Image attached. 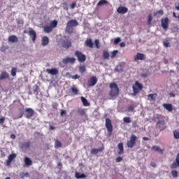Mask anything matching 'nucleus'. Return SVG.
<instances>
[{"mask_svg": "<svg viewBox=\"0 0 179 179\" xmlns=\"http://www.w3.org/2000/svg\"><path fill=\"white\" fill-rule=\"evenodd\" d=\"M79 24L76 20H71L67 22V25L66 27V33L68 34H72L73 33V27H76Z\"/></svg>", "mask_w": 179, "mask_h": 179, "instance_id": "nucleus-1", "label": "nucleus"}, {"mask_svg": "<svg viewBox=\"0 0 179 179\" xmlns=\"http://www.w3.org/2000/svg\"><path fill=\"white\" fill-rule=\"evenodd\" d=\"M110 91L109 92V96L110 97H116V96L120 93V88L115 83H112L110 84Z\"/></svg>", "mask_w": 179, "mask_h": 179, "instance_id": "nucleus-2", "label": "nucleus"}, {"mask_svg": "<svg viewBox=\"0 0 179 179\" xmlns=\"http://www.w3.org/2000/svg\"><path fill=\"white\" fill-rule=\"evenodd\" d=\"M136 141H138V137L135 134H132L129 139L127 141V148H132L135 145H136Z\"/></svg>", "mask_w": 179, "mask_h": 179, "instance_id": "nucleus-3", "label": "nucleus"}, {"mask_svg": "<svg viewBox=\"0 0 179 179\" xmlns=\"http://www.w3.org/2000/svg\"><path fill=\"white\" fill-rule=\"evenodd\" d=\"M132 89L133 95L136 96V94L139 93V90H142V89H143V85H142V84H141L138 81H136L132 86Z\"/></svg>", "mask_w": 179, "mask_h": 179, "instance_id": "nucleus-4", "label": "nucleus"}, {"mask_svg": "<svg viewBox=\"0 0 179 179\" xmlns=\"http://www.w3.org/2000/svg\"><path fill=\"white\" fill-rule=\"evenodd\" d=\"M106 128L108 132V136H111L113 135V124H111V120L110 118L106 119Z\"/></svg>", "mask_w": 179, "mask_h": 179, "instance_id": "nucleus-5", "label": "nucleus"}, {"mask_svg": "<svg viewBox=\"0 0 179 179\" xmlns=\"http://www.w3.org/2000/svg\"><path fill=\"white\" fill-rule=\"evenodd\" d=\"M75 56L78 58L79 62H85L86 61V55L79 50L76 51Z\"/></svg>", "mask_w": 179, "mask_h": 179, "instance_id": "nucleus-6", "label": "nucleus"}, {"mask_svg": "<svg viewBox=\"0 0 179 179\" xmlns=\"http://www.w3.org/2000/svg\"><path fill=\"white\" fill-rule=\"evenodd\" d=\"M24 33H27L29 36L32 38L33 43L36 42V39L37 38V34L36 33V31L33 29L32 28H29V31L27 32L26 31H24Z\"/></svg>", "mask_w": 179, "mask_h": 179, "instance_id": "nucleus-7", "label": "nucleus"}, {"mask_svg": "<svg viewBox=\"0 0 179 179\" xmlns=\"http://www.w3.org/2000/svg\"><path fill=\"white\" fill-rule=\"evenodd\" d=\"M34 114V110H33V108H27L24 110V116L28 119L31 118V117H33Z\"/></svg>", "mask_w": 179, "mask_h": 179, "instance_id": "nucleus-8", "label": "nucleus"}, {"mask_svg": "<svg viewBox=\"0 0 179 179\" xmlns=\"http://www.w3.org/2000/svg\"><path fill=\"white\" fill-rule=\"evenodd\" d=\"M161 25L164 30H167L169 29V17L162 18Z\"/></svg>", "mask_w": 179, "mask_h": 179, "instance_id": "nucleus-9", "label": "nucleus"}, {"mask_svg": "<svg viewBox=\"0 0 179 179\" xmlns=\"http://www.w3.org/2000/svg\"><path fill=\"white\" fill-rule=\"evenodd\" d=\"M62 45L64 48H70L72 46V43L69 38H65L62 41Z\"/></svg>", "mask_w": 179, "mask_h": 179, "instance_id": "nucleus-10", "label": "nucleus"}, {"mask_svg": "<svg viewBox=\"0 0 179 179\" xmlns=\"http://www.w3.org/2000/svg\"><path fill=\"white\" fill-rule=\"evenodd\" d=\"M146 59V55L143 53L138 52L136 56H134V61H145Z\"/></svg>", "mask_w": 179, "mask_h": 179, "instance_id": "nucleus-11", "label": "nucleus"}, {"mask_svg": "<svg viewBox=\"0 0 179 179\" xmlns=\"http://www.w3.org/2000/svg\"><path fill=\"white\" fill-rule=\"evenodd\" d=\"M97 83V77L92 76L90 78V80L87 81V85L90 87H92L93 86H95V85Z\"/></svg>", "mask_w": 179, "mask_h": 179, "instance_id": "nucleus-12", "label": "nucleus"}, {"mask_svg": "<svg viewBox=\"0 0 179 179\" xmlns=\"http://www.w3.org/2000/svg\"><path fill=\"white\" fill-rule=\"evenodd\" d=\"M76 59L75 57H66L62 59V64H75Z\"/></svg>", "mask_w": 179, "mask_h": 179, "instance_id": "nucleus-13", "label": "nucleus"}, {"mask_svg": "<svg viewBox=\"0 0 179 179\" xmlns=\"http://www.w3.org/2000/svg\"><path fill=\"white\" fill-rule=\"evenodd\" d=\"M16 159V154H10L8 155L7 160L6 161V166L9 167L10 166V163L13 162V159Z\"/></svg>", "mask_w": 179, "mask_h": 179, "instance_id": "nucleus-14", "label": "nucleus"}, {"mask_svg": "<svg viewBox=\"0 0 179 179\" xmlns=\"http://www.w3.org/2000/svg\"><path fill=\"white\" fill-rule=\"evenodd\" d=\"M46 72L49 75H58V73H59V71L55 68H53L51 69H46Z\"/></svg>", "mask_w": 179, "mask_h": 179, "instance_id": "nucleus-15", "label": "nucleus"}, {"mask_svg": "<svg viewBox=\"0 0 179 179\" xmlns=\"http://www.w3.org/2000/svg\"><path fill=\"white\" fill-rule=\"evenodd\" d=\"M104 150V145H102L101 147H99V149L97 148H93L91 150V154L92 155H97L99 152H103Z\"/></svg>", "mask_w": 179, "mask_h": 179, "instance_id": "nucleus-16", "label": "nucleus"}, {"mask_svg": "<svg viewBox=\"0 0 179 179\" xmlns=\"http://www.w3.org/2000/svg\"><path fill=\"white\" fill-rule=\"evenodd\" d=\"M9 79V73L6 71H1L0 74V80H5Z\"/></svg>", "mask_w": 179, "mask_h": 179, "instance_id": "nucleus-17", "label": "nucleus"}, {"mask_svg": "<svg viewBox=\"0 0 179 179\" xmlns=\"http://www.w3.org/2000/svg\"><path fill=\"white\" fill-rule=\"evenodd\" d=\"M117 13H122V14H125L127 12H128V8L124 7V6H120L117 9Z\"/></svg>", "mask_w": 179, "mask_h": 179, "instance_id": "nucleus-18", "label": "nucleus"}, {"mask_svg": "<svg viewBox=\"0 0 179 179\" xmlns=\"http://www.w3.org/2000/svg\"><path fill=\"white\" fill-rule=\"evenodd\" d=\"M178 166H179V152L177 154L176 162H173L171 164V169H177Z\"/></svg>", "mask_w": 179, "mask_h": 179, "instance_id": "nucleus-19", "label": "nucleus"}, {"mask_svg": "<svg viewBox=\"0 0 179 179\" xmlns=\"http://www.w3.org/2000/svg\"><path fill=\"white\" fill-rule=\"evenodd\" d=\"M156 97H157V94H150L148 95V100L149 101H156Z\"/></svg>", "mask_w": 179, "mask_h": 179, "instance_id": "nucleus-20", "label": "nucleus"}, {"mask_svg": "<svg viewBox=\"0 0 179 179\" xmlns=\"http://www.w3.org/2000/svg\"><path fill=\"white\" fill-rule=\"evenodd\" d=\"M8 41L10 43H17L19 41V39L17 38V36L15 35H11L8 37Z\"/></svg>", "mask_w": 179, "mask_h": 179, "instance_id": "nucleus-21", "label": "nucleus"}, {"mask_svg": "<svg viewBox=\"0 0 179 179\" xmlns=\"http://www.w3.org/2000/svg\"><path fill=\"white\" fill-rule=\"evenodd\" d=\"M86 47H89V48H93V41H92V38H87L85 42Z\"/></svg>", "mask_w": 179, "mask_h": 179, "instance_id": "nucleus-22", "label": "nucleus"}, {"mask_svg": "<svg viewBox=\"0 0 179 179\" xmlns=\"http://www.w3.org/2000/svg\"><path fill=\"white\" fill-rule=\"evenodd\" d=\"M48 43H50V39L47 36H43L42 38L41 44L43 45V47H45V45H48Z\"/></svg>", "mask_w": 179, "mask_h": 179, "instance_id": "nucleus-23", "label": "nucleus"}, {"mask_svg": "<svg viewBox=\"0 0 179 179\" xmlns=\"http://www.w3.org/2000/svg\"><path fill=\"white\" fill-rule=\"evenodd\" d=\"M24 162L25 166H27L28 167H29V166H31V164H33V162L31 161V159H30V158L27 157H24Z\"/></svg>", "mask_w": 179, "mask_h": 179, "instance_id": "nucleus-24", "label": "nucleus"}, {"mask_svg": "<svg viewBox=\"0 0 179 179\" xmlns=\"http://www.w3.org/2000/svg\"><path fill=\"white\" fill-rule=\"evenodd\" d=\"M31 145V143L30 141L24 142L21 145V149H29Z\"/></svg>", "mask_w": 179, "mask_h": 179, "instance_id": "nucleus-25", "label": "nucleus"}, {"mask_svg": "<svg viewBox=\"0 0 179 179\" xmlns=\"http://www.w3.org/2000/svg\"><path fill=\"white\" fill-rule=\"evenodd\" d=\"M117 148L119 149L118 155H122L124 153V144L122 143H120L117 145Z\"/></svg>", "mask_w": 179, "mask_h": 179, "instance_id": "nucleus-26", "label": "nucleus"}, {"mask_svg": "<svg viewBox=\"0 0 179 179\" xmlns=\"http://www.w3.org/2000/svg\"><path fill=\"white\" fill-rule=\"evenodd\" d=\"M163 107L168 111H173V105L170 103H164Z\"/></svg>", "mask_w": 179, "mask_h": 179, "instance_id": "nucleus-27", "label": "nucleus"}, {"mask_svg": "<svg viewBox=\"0 0 179 179\" xmlns=\"http://www.w3.org/2000/svg\"><path fill=\"white\" fill-rule=\"evenodd\" d=\"M81 101L85 107H88V106H90V103L89 101H87V99L83 96H81Z\"/></svg>", "mask_w": 179, "mask_h": 179, "instance_id": "nucleus-28", "label": "nucleus"}, {"mask_svg": "<svg viewBox=\"0 0 179 179\" xmlns=\"http://www.w3.org/2000/svg\"><path fill=\"white\" fill-rule=\"evenodd\" d=\"M76 178L80 179V178H86V175L85 173H81L79 172H76L75 174Z\"/></svg>", "mask_w": 179, "mask_h": 179, "instance_id": "nucleus-29", "label": "nucleus"}, {"mask_svg": "<svg viewBox=\"0 0 179 179\" xmlns=\"http://www.w3.org/2000/svg\"><path fill=\"white\" fill-rule=\"evenodd\" d=\"M52 27L48 25H46L43 27V31H45V33H51V31H52Z\"/></svg>", "mask_w": 179, "mask_h": 179, "instance_id": "nucleus-30", "label": "nucleus"}, {"mask_svg": "<svg viewBox=\"0 0 179 179\" xmlns=\"http://www.w3.org/2000/svg\"><path fill=\"white\" fill-rule=\"evenodd\" d=\"M102 57H103V59H108V58H110V53H108V52L107 50H103Z\"/></svg>", "mask_w": 179, "mask_h": 179, "instance_id": "nucleus-31", "label": "nucleus"}, {"mask_svg": "<svg viewBox=\"0 0 179 179\" xmlns=\"http://www.w3.org/2000/svg\"><path fill=\"white\" fill-rule=\"evenodd\" d=\"M164 11L163 10H159L154 13V16H163Z\"/></svg>", "mask_w": 179, "mask_h": 179, "instance_id": "nucleus-32", "label": "nucleus"}, {"mask_svg": "<svg viewBox=\"0 0 179 179\" xmlns=\"http://www.w3.org/2000/svg\"><path fill=\"white\" fill-rule=\"evenodd\" d=\"M33 92H34V94H36V96H37L38 94V92H40V87H38V85L34 86Z\"/></svg>", "mask_w": 179, "mask_h": 179, "instance_id": "nucleus-33", "label": "nucleus"}, {"mask_svg": "<svg viewBox=\"0 0 179 179\" xmlns=\"http://www.w3.org/2000/svg\"><path fill=\"white\" fill-rule=\"evenodd\" d=\"M52 29H55V27H57V26H58V21L57 20H53L50 22V25Z\"/></svg>", "mask_w": 179, "mask_h": 179, "instance_id": "nucleus-34", "label": "nucleus"}, {"mask_svg": "<svg viewBox=\"0 0 179 179\" xmlns=\"http://www.w3.org/2000/svg\"><path fill=\"white\" fill-rule=\"evenodd\" d=\"M78 113L79 114V115H85L86 117H87V115H86V111L85 110V109L79 108L78 110Z\"/></svg>", "mask_w": 179, "mask_h": 179, "instance_id": "nucleus-35", "label": "nucleus"}, {"mask_svg": "<svg viewBox=\"0 0 179 179\" xmlns=\"http://www.w3.org/2000/svg\"><path fill=\"white\" fill-rule=\"evenodd\" d=\"M152 149L153 150H155V152H159V153H163V150L160 149L159 146L153 145Z\"/></svg>", "mask_w": 179, "mask_h": 179, "instance_id": "nucleus-36", "label": "nucleus"}, {"mask_svg": "<svg viewBox=\"0 0 179 179\" xmlns=\"http://www.w3.org/2000/svg\"><path fill=\"white\" fill-rule=\"evenodd\" d=\"M71 92L75 95L79 94V90H78V88H76L75 86L71 87Z\"/></svg>", "mask_w": 179, "mask_h": 179, "instance_id": "nucleus-37", "label": "nucleus"}, {"mask_svg": "<svg viewBox=\"0 0 179 179\" xmlns=\"http://www.w3.org/2000/svg\"><path fill=\"white\" fill-rule=\"evenodd\" d=\"M107 3H108L107 0H100L97 3V6H101L102 5H106Z\"/></svg>", "mask_w": 179, "mask_h": 179, "instance_id": "nucleus-38", "label": "nucleus"}, {"mask_svg": "<svg viewBox=\"0 0 179 179\" xmlns=\"http://www.w3.org/2000/svg\"><path fill=\"white\" fill-rule=\"evenodd\" d=\"M55 148H62V143L61 141L56 140L55 143Z\"/></svg>", "mask_w": 179, "mask_h": 179, "instance_id": "nucleus-39", "label": "nucleus"}, {"mask_svg": "<svg viewBox=\"0 0 179 179\" xmlns=\"http://www.w3.org/2000/svg\"><path fill=\"white\" fill-rule=\"evenodd\" d=\"M123 121L124 122H126V124H131V122H132V121L131 120V117H124L123 118Z\"/></svg>", "mask_w": 179, "mask_h": 179, "instance_id": "nucleus-40", "label": "nucleus"}, {"mask_svg": "<svg viewBox=\"0 0 179 179\" xmlns=\"http://www.w3.org/2000/svg\"><path fill=\"white\" fill-rule=\"evenodd\" d=\"M79 71L80 73H84V72H86V66H80L79 67Z\"/></svg>", "mask_w": 179, "mask_h": 179, "instance_id": "nucleus-41", "label": "nucleus"}, {"mask_svg": "<svg viewBox=\"0 0 179 179\" xmlns=\"http://www.w3.org/2000/svg\"><path fill=\"white\" fill-rule=\"evenodd\" d=\"M153 20V17H152L151 14L148 15V25L150 26L152 24V20Z\"/></svg>", "mask_w": 179, "mask_h": 179, "instance_id": "nucleus-42", "label": "nucleus"}, {"mask_svg": "<svg viewBox=\"0 0 179 179\" xmlns=\"http://www.w3.org/2000/svg\"><path fill=\"white\" fill-rule=\"evenodd\" d=\"M16 72H17V69H16L15 67L11 69V76H13V77L16 76Z\"/></svg>", "mask_w": 179, "mask_h": 179, "instance_id": "nucleus-43", "label": "nucleus"}, {"mask_svg": "<svg viewBox=\"0 0 179 179\" xmlns=\"http://www.w3.org/2000/svg\"><path fill=\"white\" fill-rule=\"evenodd\" d=\"M117 54H118V50H113L111 52L110 58H115V57H117Z\"/></svg>", "mask_w": 179, "mask_h": 179, "instance_id": "nucleus-44", "label": "nucleus"}, {"mask_svg": "<svg viewBox=\"0 0 179 179\" xmlns=\"http://www.w3.org/2000/svg\"><path fill=\"white\" fill-rule=\"evenodd\" d=\"M173 135H174V138L176 139H178L179 138V131L178 130H175L173 131Z\"/></svg>", "mask_w": 179, "mask_h": 179, "instance_id": "nucleus-45", "label": "nucleus"}, {"mask_svg": "<svg viewBox=\"0 0 179 179\" xmlns=\"http://www.w3.org/2000/svg\"><path fill=\"white\" fill-rule=\"evenodd\" d=\"M94 44H95L96 48H98V49L100 48V41H99V39H96L94 41Z\"/></svg>", "mask_w": 179, "mask_h": 179, "instance_id": "nucleus-46", "label": "nucleus"}, {"mask_svg": "<svg viewBox=\"0 0 179 179\" xmlns=\"http://www.w3.org/2000/svg\"><path fill=\"white\" fill-rule=\"evenodd\" d=\"M171 174L174 178L178 177V172L177 171H171Z\"/></svg>", "mask_w": 179, "mask_h": 179, "instance_id": "nucleus-47", "label": "nucleus"}, {"mask_svg": "<svg viewBox=\"0 0 179 179\" xmlns=\"http://www.w3.org/2000/svg\"><path fill=\"white\" fill-rule=\"evenodd\" d=\"M163 44H164V46L166 47V48L170 47V43H169V41H167V40L164 41H163Z\"/></svg>", "mask_w": 179, "mask_h": 179, "instance_id": "nucleus-48", "label": "nucleus"}, {"mask_svg": "<svg viewBox=\"0 0 179 179\" xmlns=\"http://www.w3.org/2000/svg\"><path fill=\"white\" fill-rule=\"evenodd\" d=\"M20 176H21V178H24V177H29V172L22 173L21 174H20Z\"/></svg>", "mask_w": 179, "mask_h": 179, "instance_id": "nucleus-49", "label": "nucleus"}, {"mask_svg": "<svg viewBox=\"0 0 179 179\" xmlns=\"http://www.w3.org/2000/svg\"><path fill=\"white\" fill-rule=\"evenodd\" d=\"M120 42H121V38H116L115 39V41H114V44L117 45V44H118V43H120Z\"/></svg>", "mask_w": 179, "mask_h": 179, "instance_id": "nucleus-50", "label": "nucleus"}, {"mask_svg": "<svg viewBox=\"0 0 179 179\" xmlns=\"http://www.w3.org/2000/svg\"><path fill=\"white\" fill-rule=\"evenodd\" d=\"M164 125V120H159L158 122L157 123V125Z\"/></svg>", "mask_w": 179, "mask_h": 179, "instance_id": "nucleus-51", "label": "nucleus"}, {"mask_svg": "<svg viewBox=\"0 0 179 179\" xmlns=\"http://www.w3.org/2000/svg\"><path fill=\"white\" fill-rule=\"evenodd\" d=\"M121 162H122V157H117L116 158V162H117V163H121Z\"/></svg>", "mask_w": 179, "mask_h": 179, "instance_id": "nucleus-52", "label": "nucleus"}, {"mask_svg": "<svg viewBox=\"0 0 179 179\" xmlns=\"http://www.w3.org/2000/svg\"><path fill=\"white\" fill-rule=\"evenodd\" d=\"M71 78H72L73 79L76 80V79H79V78H80V76H78V74H76V75H74V76H71Z\"/></svg>", "mask_w": 179, "mask_h": 179, "instance_id": "nucleus-53", "label": "nucleus"}, {"mask_svg": "<svg viewBox=\"0 0 179 179\" xmlns=\"http://www.w3.org/2000/svg\"><path fill=\"white\" fill-rule=\"evenodd\" d=\"M65 114H66V110H62L60 112V115L62 117L63 115H65Z\"/></svg>", "mask_w": 179, "mask_h": 179, "instance_id": "nucleus-54", "label": "nucleus"}, {"mask_svg": "<svg viewBox=\"0 0 179 179\" xmlns=\"http://www.w3.org/2000/svg\"><path fill=\"white\" fill-rule=\"evenodd\" d=\"M132 126H133V128H137L138 123H136V121L133 122Z\"/></svg>", "mask_w": 179, "mask_h": 179, "instance_id": "nucleus-55", "label": "nucleus"}, {"mask_svg": "<svg viewBox=\"0 0 179 179\" xmlns=\"http://www.w3.org/2000/svg\"><path fill=\"white\" fill-rule=\"evenodd\" d=\"M3 122H5V117L0 118V124H3Z\"/></svg>", "mask_w": 179, "mask_h": 179, "instance_id": "nucleus-56", "label": "nucleus"}, {"mask_svg": "<svg viewBox=\"0 0 179 179\" xmlns=\"http://www.w3.org/2000/svg\"><path fill=\"white\" fill-rule=\"evenodd\" d=\"M150 166H152V167H154V168H156L157 166L155 162H151Z\"/></svg>", "mask_w": 179, "mask_h": 179, "instance_id": "nucleus-57", "label": "nucleus"}, {"mask_svg": "<svg viewBox=\"0 0 179 179\" xmlns=\"http://www.w3.org/2000/svg\"><path fill=\"white\" fill-rule=\"evenodd\" d=\"M76 6V3H72L71 5V9H75Z\"/></svg>", "mask_w": 179, "mask_h": 179, "instance_id": "nucleus-58", "label": "nucleus"}, {"mask_svg": "<svg viewBox=\"0 0 179 179\" xmlns=\"http://www.w3.org/2000/svg\"><path fill=\"white\" fill-rule=\"evenodd\" d=\"M128 110H129V111H134V106H130L128 108Z\"/></svg>", "mask_w": 179, "mask_h": 179, "instance_id": "nucleus-59", "label": "nucleus"}, {"mask_svg": "<svg viewBox=\"0 0 179 179\" xmlns=\"http://www.w3.org/2000/svg\"><path fill=\"white\" fill-rule=\"evenodd\" d=\"M10 138L11 139H16V136H15V134H11V135L10 136Z\"/></svg>", "mask_w": 179, "mask_h": 179, "instance_id": "nucleus-60", "label": "nucleus"}, {"mask_svg": "<svg viewBox=\"0 0 179 179\" xmlns=\"http://www.w3.org/2000/svg\"><path fill=\"white\" fill-rule=\"evenodd\" d=\"M120 46L121 48L125 47V43H124V42L120 43Z\"/></svg>", "mask_w": 179, "mask_h": 179, "instance_id": "nucleus-61", "label": "nucleus"}, {"mask_svg": "<svg viewBox=\"0 0 179 179\" xmlns=\"http://www.w3.org/2000/svg\"><path fill=\"white\" fill-rule=\"evenodd\" d=\"M173 17H178L179 19V14L177 15L175 12L173 13Z\"/></svg>", "mask_w": 179, "mask_h": 179, "instance_id": "nucleus-62", "label": "nucleus"}, {"mask_svg": "<svg viewBox=\"0 0 179 179\" xmlns=\"http://www.w3.org/2000/svg\"><path fill=\"white\" fill-rule=\"evenodd\" d=\"M170 97H176V95L173 92L169 93Z\"/></svg>", "mask_w": 179, "mask_h": 179, "instance_id": "nucleus-63", "label": "nucleus"}, {"mask_svg": "<svg viewBox=\"0 0 179 179\" xmlns=\"http://www.w3.org/2000/svg\"><path fill=\"white\" fill-rule=\"evenodd\" d=\"M1 52H4V51H6V48L5 47H2L1 48Z\"/></svg>", "mask_w": 179, "mask_h": 179, "instance_id": "nucleus-64", "label": "nucleus"}]
</instances>
